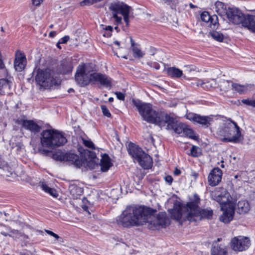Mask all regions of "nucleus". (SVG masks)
I'll use <instances>...</instances> for the list:
<instances>
[{
    "label": "nucleus",
    "instance_id": "13",
    "mask_svg": "<svg viewBox=\"0 0 255 255\" xmlns=\"http://www.w3.org/2000/svg\"><path fill=\"white\" fill-rule=\"evenodd\" d=\"M226 15L230 23L234 24H242L245 15L236 7H229Z\"/></svg>",
    "mask_w": 255,
    "mask_h": 255
},
{
    "label": "nucleus",
    "instance_id": "63",
    "mask_svg": "<svg viewBox=\"0 0 255 255\" xmlns=\"http://www.w3.org/2000/svg\"><path fill=\"white\" fill-rule=\"evenodd\" d=\"M174 173L175 175H179L181 173V171L179 169L176 168L174 170Z\"/></svg>",
    "mask_w": 255,
    "mask_h": 255
},
{
    "label": "nucleus",
    "instance_id": "16",
    "mask_svg": "<svg viewBox=\"0 0 255 255\" xmlns=\"http://www.w3.org/2000/svg\"><path fill=\"white\" fill-rule=\"evenodd\" d=\"M0 169L1 175L8 181H12L16 179V173L4 160H2L0 156Z\"/></svg>",
    "mask_w": 255,
    "mask_h": 255
},
{
    "label": "nucleus",
    "instance_id": "6",
    "mask_svg": "<svg viewBox=\"0 0 255 255\" xmlns=\"http://www.w3.org/2000/svg\"><path fill=\"white\" fill-rule=\"evenodd\" d=\"M94 71L93 65L89 63H82L78 65L75 74L76 83L81 87H85L92 82Z\"/></svg>",
    "mask_w": 255,
    "mask_h": 255
},
{
    "label": "nucleus",
    "instance_id": "37",
    "mask_svg": "<svg viewBox=\"0 0 255 255\" xmlns=\"http://www.w3.org/2000/svg\"><path fill=\"white\" fill-rule=\"evenodd\" d=\"M208 23H209V26L213 29L217 28L219 25L218 17L217 15L214 14L211 16L210 21Z\"/></svg>",
    "mask_w": 255,
    "mask_h": 255
},
{
    "label": "nucleus",
    "instance_id": "46",
    "mask_svg": "<svg viewBox=\"0 0 255 255\" xmlns=\"http://www.w3.org/2000/svg\"><path fill=\"white\" fill-rule=\"evenodd\" d=\"M83 141L85 146L93 149H95V145L92 141L86 139H83Z\"/></svg>",
    "mask_w": 255,
    "mask_h": 255
},
{
    "label": "nucleus",
    "instance_id": "50",
    "mask_svg": "<svg viewBox=\"0 0 255 255\" xmlns=\"http://www.w3.org/2000/svg\"><path fill=\"white\" fill-rule=\"evenodd\" d=\"M95 0H84L80 2L81 6H84L86 5H91L94 3Z\"/></svg>",
    "mask_w": 255,
    "mask_h": 255
},
{
    "label": "nucleus",
    "instance_id": "4",
    "mask_svg": "<svg viewBox=\"0 0 255 255\" xmlns=\"http://www.w3.org/2000/svg\"><path fill=\"white\" fill-rule=\"evenodd\" d=\"M40 140L43 146L52 149L62 146L67 142L65 134L55 129L42 131Z\"/></svg>",
    "mask_w": 255,
    "mask_h": 255
},
{
    "label": "nucleus",
    "instance_id": "60",
    "mask_svg": "<svg viewBox=\"0 0 255 255\" xmlns=\"http://www.w3.org/2000/svg\"><path fill=\"white\" fill-rule=\"evenodd\" d=\"M111 35H112L111 32H109V31H106V30H105V32H104V33H103V36L104 37H110Z\"/></svg>",
    "mask_w": 255,
    "mask_h": 255
},
{
    "label": "nucleus",
    "instance_id": "12",
    "mask_svg": "<svg viewBox=\"0 0 255 255\" xmlns=\"http://www.w3.org/2000/svg\"><path fill=\"white\" fill-rule=\"evenodd\" d=\"M250 246V239L243 236L235 237L231 242V247L235 251L242 252L246 250Z\"/></svg>",
    "mask_w": 255,
    "mask_h": 255
},
{
    "label": "nucleus",
    "instance_id": "41",
    "mask_svg": "<svg viewBox=\"0 0 255 255\" xmlns=\"http://www.w3.org/2000/svg\"><path fill=\"white\" fill-rule=\"evenodd\" d=\"M220 87L221 88V90L223 91H228L230 88V82L229 81H225L224 80L223 81L221 82L220 84Z\"/></svg>",
    "mask_w": 255,
    "mask_h": 255
},
{
    "label": "nucleus",
    "instance_id": "19",
    "mask_svg": "<svg viewBox=\"0 0 255 255\" xmlns=\"http://www.w3.org/2000/svg\"><path fill=\"white\" fill-rule=\"evenodd\" d=\"M92 78L91 83L93 84L99 83L105 87H111V79L106 75L94 72Z\"/></svg>",
    "mask_w": 255,
    "mask_h": 255
},
{
    "label": "nucleus",
    "instance_id": "23",
    "mask_svg": "<svg viewBox=\"0 0 255 255\" xmlns=\"http://www.w3.org/2000/svg\"><path fill=\"white\" fill-rule=\"evenodd\" d=\"M21 125L24 128L34 133L39 132L41 129V127L32 120H23Z\"/></svg>",
    "mask_w": 255,
    "mask_h": 255
},
{
    "label": "nucleus",
    "instance_id": "7",
    "mask_svg": "<svg viewBox=\"0 0 255 255\" xmlns=\"http://www.w3.org/2000/svg\"><path fill=\"white\" fill-rule=\"evenodd\" d=\"M109 8L112 11L113 17L115 19L117 25L122 23V17L118 15V13H120L123 16L126 25H128L129 14L131 9L130 6L124 2L118 1L112 3Z\"/></svg>",
    "mask_w": 255,
    "mask_h": 255
},
{
    "label": "nucleus",
    "instance_id": "33",
    "mask_svg": "<svg viewBox=\"0 0 255 255\" xmlns=\"http://www.w3.org/2000/svg\"><path fill=\"white\" fill-rule=\"evenodd\" d=\"M215 11L220 15L222 16L225 14H226V6L225 4L221 1H217L215 3Z\"/></svg>",
    "mask_w": 255,
    "mask_h": 255
},
{
    "label": "nucleus",
    "instance_id": "42",
    "mask_svg": "<svg viewBox=\"0 0 255 255\" xmlns=\"http://www.w3.org/2000/svg\"><path fill=\"white\" fill-rule=\"evenodd\" d=\"M88 152H89V155L91 158V162H90L89 164H91V168H94L96 162L97 161L98 159H97L95 153L89 150H88Z\"/></svg>",
    "mask_w": 255,
    "mask_h": 255
},
{
    "label": "nucleus",
    "instance_id": "56",
    "mask_svg": "<svg viewBox=\"0 0 255 255\" xmlns=\"http://www.w3.org/2000/svg\"><path fill=\"white\" fill-rule=\"evenodd\" d=\"M32 3L33 5L39 6L42 2V0H31Z\"/></svg>",
    "mask_w": 255,
    "mask_h": 255
},
{
    "label": "nucleus",
    "instance_id": "14",
    "mask_svg": "<svg viewBox=\"0 0 255 255\" xmlns=\"http://www.w3.org/2000/svg\"><path fill=\"white\" fill-rule=\"evenodd\" d=\"M186 117L194 124H200L204 128H208L213 122V118L211 116H202L192 113L187 114Z\"/></svg>",
    "mask_w": 255,
    "mask_h": 255
},
{
    "label": "nucleus",
    "instance_id": "27",
    "mask_svg": "<svg viewBox=\"0 0 255 255\" xmlns=\"http://www.w3.org/2000/svg\"><path fill=\"white\" fill-rule=\"evenodd\" d=\"M232 120L231 119H229L226 121H225L222 125L220 126L217 132V135L220 137L221 140L223 141V139L225 137H227V134L228 133V131L229 128L227 126L228 124H231Z\"/></svg>",
    "mask_w": 255,
    "mask_h": 255
},
{
    "label": "nucleus",
    "instance_id": "48",
    "mask_svg": "<svg viewBox=\"0 0 255 255\" xmlns=\"http://www.w3.org/2000/svg\"><path fill=\"white\" fill-rule=\"evenodd\" d=\"M205 82L201 80H198L195 81V82H193L191 83V85L192 86H196L197 87H202L203 88L205 89V87L204 86Z\"/></svg>",
    "mask_w": 255,
    "mask_h": 255
},
{
    "label": "nucleus",
    "instance_id": "10",
    "mask_svg": "<svg viewBox=\"0 0 255 255\" xmlns=\"http://www.w3.org/2000/svg\"><path fill=\"white\" fill-rule=\"evenodd\" d=\"M165 118L163 120V124L160 127L164 128L168 130L173 129L175 133L182 134L185 128V124L182 123H177L174 118L166 114Z\"/></svg>",
    "mask_w": 255,
    "mask_h": 255
},
{
    "label": "nucleus",
    "instance_id": "20",
    "mask_svg": "<svg viewBox=\"0 0 255 255\" xmlns=\"http://www.w3.org/2000/svg\"><path fill=\"white\" fill-rule=\"evenodd\" d=\"M222 171L218 167L213 168L208 177L209 184L212 186L217 185L221 181Z\"/></svg>",
    "mask_w": 255,
    "mask_h": 255
},
{
    "label": "nucleus",
    "instance_id": "55",
    "mask_svg": "<svg viewBox=\"0 0 255 255\" xmlns=\"http://www.w3.org/2000/svg\"><path fill=\"white\" fill-rule=\"evenodd\" d=\"M5 65L2 60V55H1V53H0V69H5Z\"/></svg>",
    "mask_w": 255,
    "mask_h": 255
},
{
    "label": "nucleus",
    "instance_id": "52",
    "mask_svg": "<svg viewBox=\"0 0 255 255\" xmlns=\"http://www.w3.org/2000/svg\"><path fill=\"white\" fill-rule=\"evenodd\" d=\"M45 231L49 235L53 237L54 238H55L56 240H58L59 239V238H60L58 235L56 234L55 233H54V232H53L51 231H49L48 230H45Z\"/></svg>",
    "mask_w": 255,
    "mask_h": 255
},
{
    "label": "nucleus",
    "instance_id": "49",
    "mask_svg": "<svg viewBox=\"0 0 255 255\" xmlns=\"http://www.w3.org/2000/svg\"><path fill=\"white\" fill-rule=\"evenodd\" d=\"M172 216L174 217V218L177 220H180L182 216V213L181 211L178 210L175 211L174 213L173 214Z\"/></svg>",
    "mask_w": 255,
    "mask_h": 255
},
{
    "label": "nucleus",
    "instance_id": "31",
    "mask_svg": "<svg viewBox=\"0 0 255 255\" xmlns=\"http://www.w3.org/2000/svg\"><path fill=\"white\" fill-rule=\"evenodd\" d=\"M166 71L167 75L173 78H179L183 75L182 71L175 67L168 68Z\"/></svg>",
    "mask_w": 255,
    "mask_h": 255
},
{
    "label": "nucleus",
    "instance_id": "53",
    "mask_svg": "<svg viewBox=\"0 0 255 255\" xmlns=\"http://www.w3.org/2000/svg\"><path fill=\"white\" fill-rule=\"evenodd\" d=\"M115 94L117 96V98L120 100H124L125 98V94L120 92H117L115 93Z\"/></svg>",
    "mask_w": 255,
    "mask_h": 255
},
{
    "label": "nucleus",
    "instance_id": "54",
    "mask_svg": "<svg viewBox=\"0 0 255 255\" xmlns=\"http://www.w3.org/2000/svg\"><path fill=\"white\" fill-rule=\"evenodd\" d=\"M165 181L168 183L169 185H171L172 183L173 178L171 176L168 175L164 178Z\"/></svg>",
    "mask_w": 255,
    "mask_h": 255
},
{
    "label": "nucleus",
    "instance_id": "15",
    "mask_svg": "<svg viewBox=\"0 0 255 255\" xmlns=\"http://www.w3.org/2000/svg\"><path fill=\"white\" fill-rule=\"evenodd\" d=\"M221 209L223 213L220 217V221L225 223H229L233 219L235 213L234 206L231 203L225 204L221 205Z\"/></svg>",
    "mask_w": 255,
    "mask_h": 255
},
{
    "label": "nucleus",
    "instance_id": "11",
    "mask_svg": "<svg viewBox=\"0 0 255 255\" xmlns=\"http://www.w3.org/2000/svg\"><path fill=\"white\" fill-rule=\"evenodd\" d=\"M212 198L219 202L221 205L229 203L231 197L226 189L223 188H216L211 192Z\"/></svg>",
    "mask_w": 255,
    "mask_h": 255
},
{
    "label": "nucleus",
    "instance_id": "57",
    "mask_svg": "<svg viewBox=\"0 0 255 255\" xmlns=\"http://www.w3.org/2000/svg\"><path fill=\"white\" fill-rule=\"evenodd\" d=\"M150 66L153 67L157 70L160 68V65L156 62L151 63Z\"/></svg>",
    "mask_w": 255,
    "mask_h": 255
},
{
    "label": "nucleus",
    "instance_id": "26",
    "mask_svg": "<svg viewBox=\"0 0 255 255\" xmlns=\"http://www.w3.org/2000/svg\"><path fill=\"white\" fill-rule=\"evenodd\" d=\"M232 89L239 94H245L251 91L253 85L251 84L241 85L238 83H232Z\"/></svg>",
    "mask_w": 255,
    "mask_h": 255
},
{
    "label": "nucleus",
    "instance_id": "40",
    "mask_svg": "<svg viewBox=\"0 0 255 255\" xmlns=\"http://www.w3.org/2000/svg\"><path fill=\"white\" fill-rule=\"evenodd\" d=\"M204 86L205 87V89H207L214 88L217 86V83L215 79H212L205 82Z\"/></svg>",
    "mask_w": 255,
    "mask_h": 255
},
{
    "label": "nucleus",
    "instance_id": "44",
    "mask_svg": "<svg viewBox=\"0 0 255 255\" xmlns=\"http://www.w3.org/2000/svg\"><path fill=\"white\" fill-rule=\"evenodd\" d=\"M211 16L208 12L204 11L201 14L200 17L202 21L208 23L210 21Z\"/></svg>",
    "mask_w": 255,
    "mask_h": 255
},
{
    "label": "nucleus",
    "instance_id": "25",
    "mask_svg": "<svg viewBox=\"0 0 255 255\" xmlns=\"http://www.w3.org/2000/svg\"><path fill=\"white\" fill-rule=\"evenodd\" d=\"M101 159L99 166H100L102 172H107L113 166L111 160L107 154L101 155Z\"/></svg>",
    "mask_w": 255,
    "mask_h": 255
},
{
    "label": "nucleus",
    "instance_id": "45",
    "mask_svg": "<svg viewBox=\"0 0 255 255\" xmlns=\"http://www.w3.org/2000/svg\"><path fill=\"white\" fill-rule=\"evenodd\" d=\"M242 103L248 105L250 106L253 107H255V103L254 102V99H243L242 100Z\"/></svg>",
    "mask_w": 255,
    "mask_h": 255
},
{
    "label": "nucleus",
    "instance_id": "28",
    "mask_svg": "<svg viewBox=\"0 0 255 255\" xmlns=\"http://www.w3.org/2000/svg\"><path fill=\"white\" fill-rule=\"evenodd\" d=\"M137 162L144 169H148L151 167L152 164V158L145 152L138 159Z\"/></svg>",
    "mask_w": 255,
    "mask_h": 255
},
{
    "label": "nucleus",
    "instance_id": "9",
    "mask_svg": "<svg viewBox=\"0 0 255 255\" xmlns=\"http://www.w3.org/2000/svg\"><path fill=\"white\" fill-rule=\"evenodd\" d=\"M154 212L151 216L148 218V221L146 223H149V228L152 230H159L161 228H165L168 224V219L166 217L165 212H161L158 214L157 217L153 216V214L156 212L153 210Z\"/></svg>",
    "mask_w": 255,
    "mask_h": 255
},
{
    "label": "nucleus",
    "instance_id": "47",
    "mask_svg": "<svg viewBox=\"0 0 255 255\" xmlns=\"http://www.w3.org/2000/svg\"><path fill=\"white\" fill-rule=\"evenodd\" d=\"M101 110L103 113V115L107 117H110L111 116V114L108 109L107 107L105 105H102L101 106Z\"/></svg>",
    "mask_w": 255,
    "mask_h": 255
},
{
    "label": "nucleus",
    "instance_id": "18",
    "mask_svg": "<svg viewBox=\"0 0 255 255\" xmlns=\"http://www.w3.org/2000/svg\"><path fill=\"white\" fill-rule=\"evenodd\" d=\"M54 158H56L55 155H53ZM56 159L60 160H63L71 162L76 167H80L82 165V160L79 156L76 154L72 152H67L59 157H56Z\"/></svg>",
    "mask_w": 255,
    "mask_h": 255
},
{
    "label": "nucleus",
    "instance_id": "35",
    "mask_svg": "<svg viewBox=\"0 0 255 255\" xmlns=\"http://www.w3.org/2000/svg\"><path fill=\"white\" fill-rule=\"evenodd\" d=\"M10 82L5 79H0V95L3 94L5 89H9Z\"/></svg>",
    "mask_w": 255,
    "mask_h": 255
},
{
    "label": "nucleus",
    "instance_id": "59",
    "mask_svg": "<svg viewBox=\"0 0 255 255\" xmlns=\"http://www.w3.org/2000/svg\"><path fill=\"white\" fill-rule=\"evenodd\" d=\"M156 51V49L152 47H150L149 48V52L151 55H154L155 54Z\"/></svg>",
    "mask_w": 255,
    "mask_h": 255
},
{
    "label": "nucleus",
    "instance_id": "30",
    "mask_svg": "<svg viewBox=\"0 0 255 255\" xmlns=\"http://www.w3.org/2000/svg\"><path fill=\"white\" fill-rule=\"evenodd\" d=\"M211 255H228L227 249L225 247L215 244L211 249Z\"/></svg>",
    "mask_w": 255,
    "mask_h": 255
},
{
    "label": "nucleus",
    "instance_id": "64",
    "mask_svg": "<svg viewBox=\"0 0 255 255\" xmlns=\"http://www.w3.org/2000/svg\"><path fill=\"white\" fill-rule=\"evenodd\" d=\"M130 42H131V46L132 47V48L133 47H135L134 41L131 38H130Z\"/></svg>",
    "mask_w": 255,
    "mask_h": 255
},
{
    "label": "nucleus",
    "instance_id": "21",
    "mask_svg": "<svg viewBox=\"0 0 255 255\" xmlns=\"http://www.w3.org/2000/svg\"><path fill=\"white\" fill-rule=\"evenodd\" d=\"M128 152L129 154L136 161L144 153L141 148L133 143H130L128 144Z\"/></svg>",
    "mask_w": 255,
    "mask_h": 255
},
{
    "label": "nucleus",
    "instance_id": "32",
    "mask_svg": "<svg viewBox=\"0 0 255 255\" xmlns=\"http://www.w3.org/2000/svg\"><path fill=\"white\" fill-rule=\"evenodd\" d=\"M69 190L71 195L73 198H76L81 195L83 192V189L76 185H71L69 187Z\"/></svg>",
    "mask_w": 255,
    "mask_h": 255
},
{
    "label": "nucleus",
    "instance_id": "8",
    "mask_svg": "<svg viewBox=\"0 0 255 255\" xmlns=\"http://www.w3.org/2000/svg\"><path fill=\"white\" fill-rule=\"evenodd\" d=\"M229 128L227 137L223 139L224 142L240 143L243 140L244 137L241 134L240 128L237 124L232 121L231 124L227 125Z\"/></svg>",
    "mask_w": 255,
    "mask_h": 255
},
{
    "label": "nucleus",
    "instance_id": "2",
    "mask_svg": "<svg viewBox=\"0 0 255 255\" xmlns=\"http://www.w3.org/2000/svg\"><path fill=\"white\" fill-rule=\"evenodd\" d=\"M200 202L199 196L195 194L184 207L183 214L189 221L197 222L203 219H211L212 218L213 211L210 208L201 209L199 207Z\"/></svg>",
    "mask_w": 255,
    "mask_h": 255
},
{
    "label": "nucleus",
    "instance_id": "62",
    "mask_svg": "<svg viewBox=\"0 0 255 255\" xmlns=\"http://www.w3.org/2000/svg\"><path fill=\"white\" fill-rule=\"evenodd\" d=\"M56 35V32L55 31H52L49 33V36L51 37H54Z\"/></svg>",
    "mask_w": 255,
    "mask_h": 255
},
{
    "label": "nucleus",
    "instance_id": "17",
    "mask_svg": "<svg viewBox=\"0 0 255 255\" xmlns=\"http://www.w3.org/2000/svg\"><path fill=\"white\" fill-rule=\"evenodd\" d=\"M27 63L26 56L24 53L17 50L15 54L13 66L15 71L21 72L25 68Z\"/></svg>",
    "mask_w": 255,
    "mask_h": 255
},
{
    "label": "nucleus",
    "instance_id": "36",
    "mask_svg": "<svg viewBox=\"0 0 255 255\" xmlns=\"http://www.w3.org/2000/svg\"><path fill=\"white\" fill-rule=\"evenodd\" d=\"M209 34L214 39L217 41L222 42L224 39V36L223 34L220 32L213 31L210 32Z\"/></svg>",
    "mask_w": 255,
    "mask_h": 255
},
{
    "label": "nucleus",
    "instance_id": "61",
    "mask_svg": "<svg viewBox=\"0 0 255 255\" xmlns=\"http://www.w3.org/2000/svg\"><path fill=\"white\" fill-rule=\"evenodd\" d=\"M10 233H12V234L15 235H19L20 233L18 230H10Z\"/></svg>",
    "mask_w": 255,
    "mask_h": 255
},
{
    "label": "nucleus",
    "instance_id": "51",
    "mask_svg": "<svg viewBox=\"0 0 255 255\" xmlns=\"http://www.w3.org/2000/svg\"><path fill=\"white\" fill-rule=\"evenodd\" d=\"M70 39L69 36H65L61 38L58 42V45L60 44L66 43Z\"/></svg>",
    "mask_w": 255,
    "mask_h": 255
},
{
    "label": "nucleus",
    "instance_id": "43",
    "mask_svg": "<svg viewBox=\"0 0 255 255\" xmlns=\"http://www.w3.org/2000/svg\"><path fill=\"white\" fill-rule=\"evenodd\" d=\"M182 134L193 138L194 132L192 129L189 128L188 127L185 125V128L184 129Z\"/></svg>",
    "mask_w": 255,
    "mask_h": 255
},
{
    "label": "nucleus",
    "instance_id": "29",
    "mask_svg": "<svg viewBox=\"0 0 255 255\" xmlns=\"http://www.w3.org/2000/svg\"><path fill=\"white\" fill-rule=\"evenodd\" d=\"M250 209V203L246 200L240 201L237 204V212L240 214L247 213Z\"/></svg>",
    "mask_w": 255,
    "mask_h": 255
},
{
    "label": "nucleus",
    "instance_id": "58",
    "mask_svg": "<svg viewBox=\"0 0 255 255\" xmlns=\"http://www.w3.org/2000/svg\"><path fill=\"white\" fill-rule=\"evenodd\" d=\"M106 31H108L109 32H111L113 31V27L111 26H106L105 27L103 28Z\"/></svg>",
    "mask_w": 255,
    "mask_h": 255
},
{
    "label": "nucleus",
    "instance_id": "34",
    "mask_svg": "<svg viewBox=\"0 0 255 255\" xmlns=\"http://www.w3.org/2000/svg\"><path fill=\"white\" fill-rule=\"evenodd\" d=\"M41 188L45 192L49 194L50 195L54 197H56L58 196L57 193L55 189L49 187L44 182H42L41 184Z\"/></svg>",
    "mask_w": 255,
    "mask_h": 255
},
{
    "label": "nucleus",
    "instance_id": "5",
    "mask_svg": "<svg viewBox=\"0 0 255 255\" xmlns=\"http://www.w3.org/2000/svg\"><path fill=\"white\" fill-rule=\"evenodd\" d=\"M55 72L50 69L37 70L35 79L40 88L47 89L58 84V79L55 75Z\"/></svg>",
    "mask_w": 255,
    "mask_h": 255
},
{
    "label": "nucleus",
    "instance_id": "24",
    "mask_svg": "<svg viewBox=\"0 0 255 255\" xmlns=\"http://www.w3.org/2000/svg\"><path fill=\"white\" fill-rule=\"evenodd\" d=\"M241 24L255 33V16L245 15Z\"/></svg>",
    "mask_w": 255,
    "mask_h": 255
},
{
    "label": "nucleus",
    "instance_id": "1",
    "mask_svg": "<svg viewBox=\"0 0 255 255\" xmlns=\"http://www.w3.org/2000/svg\"><path fill=\"white\" fill-rule=\"evenodd\" d=\"M153 212V209L149 207L129 205L117 217L116 222L119 227L126 228L138 226L146 223Z\"/></svg>",
    "mask_w": 255,
    "mask_h": 255
},
{
    "label": "nucleus",
    "instance_id": "38",
    "mask_svg": "<svg viewBox=\"0 0 255 255\" xmlns=\"http://www.w3.org/2000/svg\"><path fill=\"white\" fill-rule=\"evenodd\" d=\"M132 51L133 55L135 58H141L144 55V53L137 47H133L132 49Z\"/></svg>",
    "mask_w": 255,
    "mask_h": 255
},
{
    "label": "nucleus",
    "instance_id": "39",
    "mask_svg": "<svg viewBox=\"0 0 255 255\" xmlns=\"http://www.w3.org/2000/svg\"><path fill=\"white\" fill-rule=\"evenodd\" d=\"M190 152L191 155L193 157H198L201 155V149L195 145L192 146Z\"/></svg>",
    "mask_w": 255,
    "mask_h": 255
},
{
    "label": "nucleus",
    "instance_id": "22",
    "mask_svg": "<svg viewBox=\"0 0 255 255\" xmlns=\"http://www.w3.org/2000/svg\"><path fill=\"white\" fill-rule=\"evenodd\" d=\"M73 68L72 63L71 60L64 59L61 61L57 70L61 74H66L71 72Z\"/></svg>",
    "mask_w": 255,
    "mask_h": 255
},
{
    "label": "nucleus",
    "instance_id": "3",
    "mask_svg": "<svg viewBox=\"0 0 255 255\" xmlns=\"http://www.w3.org/2000/svg\"><path fill=\"white\" fill-rule=\"evenodd\" d=\"M132 102L136 108L142 120L159 127L163 123V120L166 118L165 115L167 113L156 111L152 108L151 104L142 102L138 100L133 99Z\"/></svg>",
    "mask_w": 255,
    "mask_h": 255
}]
</instances>
